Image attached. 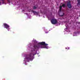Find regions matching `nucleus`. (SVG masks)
Returning <instances> with one entry per match:
<instances>
[{
    "label": "nucleus",
    "mask_w": 80,
    "mask_h": 80,
    "mask_svg": "<svg viewBox=\"0 0 80 80\" xmlns=\"http://www.w3.org/2000/svg\"><path fill=\"white\" fill-rule=\"evenodd\" d=\"M68 6L69 8H71L72 7V6L70 4V1H68Z\"/></svg>",
    "instance_id": "4"
},
{
    "label": "nucleus",
    "mask_w": 80,
    "mask_h": 80,
    "mask_svg": "<svg viewBox=\"0 0 80 80\" xmlns=\"http://www.w3.org/2000/svg\"><path fill=\"white\" fill-rule=\"evenodd\" d=\"M48 45V44H46L45 42H39L38 45L37 46L35 45L34 47V48L37 49V48H48V46H47Z\"/></svg>",
    "instance_id": "1"
},
{
    "label": "nucleus",
    "mask_w": 80,
    "mask_h": 80,
    "mask_svg": "<svg viewBox=\"0 0 80 80\" xmlns=\"http://www.w3.org/2000/svg\"><path fill=\"white\" fill-rule=\"evenodd\" d=\"M1 4V2H0V5Z\"/></svg>",
    "instance_id": "14"
},
{
    "label": "nucleus",
    "mask_w": 80,
    "mask_h": 80,
    "mask_svg": "<svg viewBox=\"0 0 80 80\" xmlns=\"http://www.w3.org/2000/svg\"><path fill=\"white\" fill-rule=\"evenodd\" d=\"M62 7H65V4H63L62 5V4H61L60 7H59L60 11H61V10L62 8Z\"/></svg>",
    "instance_id": "3"
},
{
    "label": "nucleus",
    "mask_w": 80,
    "mask_h": 80,
    "mask_svg": "<svg viewBox=\"0 0 80 80\" xmlns=\"http://www.w3.org/2000/svg\"><path fill=\"white\" fill-rule=\"evenodd\" d=\"M34 55L32 54V56H31V61H32L33 59L34 58V57H33Z\"/></svg>",
    "instance_id": "6"
},
{
    "label": "nucleus",
    "mask_w": 80,
    "mask_h": 80,
    "mask_svg": "<svg viewBox=\"0 0 80 80\" xmlns=\"http://www.w3.org/2000/svg\"><path fill=\"white\" fill-rule=\"evenodd\" d=\"M2 2L3 4L4 3L3 2H4V1L3 0H2Z\"/></svg>",
    "instance_id": "8"
},
{
    "label": "nucleus",
    "mask_w": 80,
    "mask_h": 80,
    "mask_svg": "<svg viewBox=\"0 0 80 80\" xmlns=\"http://www.w3.org/2000/svg\"><path fill=\"white\" fill-rule=\"evenodd\" d=\"M4 26H5V28H9V26H8V24H7L4 23Z\"/></svg>",
    "instance_id": "5"
},
{
    "label": "nucleus",
    "mask_w": 80,
    "mask_h": 80,
    "mask_svg": "<svg viewBox=\"0 0 80 80\" xmlns=\"http://www.w3.org/2000/svg\"><path fill=\"white\" fill-rule=\"evenodd\" d=\"M51 22L52 24H55L57 23V21L55 19H53L51 20Z\"/></svg>",
    "instance_id": "2"
},
{
    "label": "nucleus",
    "mask_w": 80,
    "mask_h": 80,
    "mask_svg": "<svg viewBox=\"0 0 80 80\" xmlns=\"http://www.w3.org/2000/svg\"><path fill=\"white\" fill-rule=\"evenodd\" d=\"M78 2H80V0H78Z\"/></svg>",
    "instance_id": "11"
},
{
    "label": "nucleus",
    "mask_w": 80,
    "mask_h": 80,
    "mask_svg": "<svg viewBox=\"0 0 80 80\" xmlns=\"http://www.w3.org/2000/svg\"><path fill=\"white\" fill-rule=\"evenodd\" d=\"M62 15H61V16H63L64 15V13H62Z\"/></svg>",
    "instance_id": "9"
},
{
    "label": "nucleus",
    "mask_w": 80,
    "mask_h": 80,
    "mask_svg": "<svg viewBox=\"0 0 80 80\" xmlns=\"http://www.w3.org/2000/svg\"><path fill=\"white\" fill-rule=\"evenodd\" d=\"M8 2H10V0H8Z\"/></svg>",
    "instance_id": "10"
},
{
    "label": "nucleus",
    "mask_w": 80,
    "mask_h": 80,
    "mask_svg": "<svg viewBox=\"0 0 80 80\" xmlns=\"http://www.w3.org/2000/svg\"><path fill=\"white\" fill-rule=\"evenodd\" d=\"M33 12V13H37V12Z\"/></svg>",
    "instance_id": "12"
},
{
    "label": "nucleus",
    "mask_w": 80,
    "mask_h": 80,
    "mask_svg": "<svg viewBox=\"0 0 80 80\" xmlns=\"http://www.w3.org/2000/svg\"><path fill=\"white\" fill-rule=\"evenodd\" d=\"M30 56H29V59H30Z\"/></svg>",
    "instance_id": "13"
},
{
    "label": "nucleus",
    "mask_w": 80,
    "mask_h": 80,
    "mask_svg": "<svg viewBox=\"0 0 80 80\" xmlns=\"http://www.w3.org/2000/svg\"><path fill=\"white\" fill-rule=\"evenodd\" d=\"M37 8V6H34L33 7V9H36Z\"/></svg>",
    "instance_id": "7"
}]
</instances>
